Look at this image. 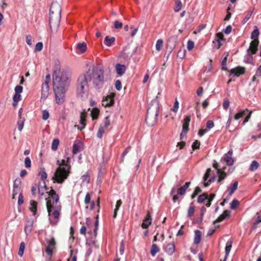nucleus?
<instances>
[{
  "mask_svg": "<svg viewBox=\"0 0 261 261\" xmlns=\"http://www.w3.org/2000/svg\"><path fill=\"white\" fill-rule=\"evenodd\" d=\"M47 245L45 249V251L47 255L51 256L53 253V250L56 247V242L55 239L52 237L50 240H46Z\"/></svg>",
  "mask_w": 261,
  "mask_h": 261,
  "instance_id": "nucleus-8",
  "label": "nucleus"
},
{
  "mask_svg": "<svg viewBox=\"0 0 261 261\" xmlns=\"http://www.w3.org/2000/svg\"><path fill=\"white\" fill-rule=\"evenodd\" d=\"M39 176H40L41 180H42V184H43V187L46 188V184L45 182V179H46L47 177V174L45 172V169L44 168H41L38 173Z\"/></svg>",
  "mask_w": 261,
  "mask_h": 261,
  "instance_id": "nucleus-22",
  "label": "nucleus"
},
{
  "mask_svg": "<svg viewBox=\"0 0 261 261\" xmlns=\"http://www.w3.org/2000/svg\"><path fill=\"white\" fill-rule=\"evenodd\" d=\"M47 187L46 188L43 187V184H41V182H39V185L38 186V193L40 195V198L43 196L45 191L46 190Z\"/></svg>",
  "mask_w": 261,
  "mask_h": 261,
  "instance_id": "nucleus-38",
  "label": "nucleus"
},
{
  "mask_svg": "<svg viewBox=\"0 0 261 261\" xmlns=\"http://www.w3.org/2000/svg\"><path fill=\"white\" fill-rule=\"evenodd\" d=\"M240 202L237 199H233L230 203V208L232 210L236 209L239 205Z\"/></svg>",
  "mask_w": 261,
  "mask_h": 261,
  "instance_id": "nucleus-51",
  "label": "nucleus"
},
{
  "mask_svg": "<svg viewBox=\"0 0 261 261\" xmlns=\"http://www.w3.org/2000/svg\"><path fill=\"white\" fill-rule=\"evenodd\" d=\"M163 46V40L162 39H159L157 40L155 44V48L158 51H160Z\"/></svg>",
  "mask_w": 261,
  "mask_h": 261,
  "instance_id": "nucleus-44",
  "label": "nucleus"
},
{
  "mask_svg": "<svg viewBox=\"0 0 261 261\" xmlns=\"http://www.w3.org/2000/svg\"><path fill=\"white\" fill-rule=\"evenodd\" d=\"M76 48L79 50L81 53H84L87 50V44L85 42L79 43L76 45Z\"/></svg>",
  "mask_w": 261,
  "mask_h": 261,
  "instance_id": "nucleus-32",
  "label": "nucleus"
},
{
  "mask_svg": "<svg viewBox=\"0 0 261 261\" xmlns=\"http://www.w3.org/2000/svg\"><path fill=\"white\" fill-rule=\"evenodd\" d=\"M230 211L228 210H225L223 212V213L220 215L218 218L214 221V223H219L225 219H227L230 217Z\"/></svg>",
  "mask_w": 261,
  "mask_h": 261,
  "instance_id": "nucleus-18",
  "label": "nucleus"
},
{
  "mask_svg": "<svg viewBox=\"0 0 261 261\" xmlns=\"http://www.w3.org/2000/svg\"><path fill=\"white\" fill-rule=\"evenodd\" d=\"M24 166L27 168H30L31 167V161L29 157H26L25 158Z\"/></svg>",
  "mask_w": 261,
  "mask_h": 261,
  "instance_id": "nucleus-56",
  "label": "nucleus"
},
{
  "mask_svg": "<svg viewBox=\"0 0 261 261\" xmlns=\"http://www.w3.org/2000/svg\"><path fill=\"white\" fill-rule=\"evenodd\" d=\"M89 81H92L94 86L96 89L101 88L104 84V71L102 69L93 66L86 71Z\"/></svg>",
  "mask_w": 261,
  "mask_h": 261,
  "instance_id": "nucleus-4",
  "label": "nucleus"
},
{
  "mask_svg": "<svg viewBox=\"0 0 261 261\" xmlns=\"http://www.w3.org/2000/svg\"><path fill=\"white\" fill-rule=\"evenodd\" d=\"M238 182L236 181L233 184L228 187V190L229 191V194L231 195L238 188Z\"/></svg>",
  "mask_w": 261,
  "mask_h": 261,
  "instance_id": "nucleus-37",
  "label": "nucleus"
},
{
  "mask_svg": "<svg viewBox=\"0 0 261 261\" xmlns=\"http://www.w3.org/2000/svg\"><path fill=\"white\" fill-rule=\"evenodd\" d=\"M115 87L118 91H120L121 89L122 85L121 82L120 80L116 81L115 83Z\"/></svg>",
  "mask_w": 261,
  "mask_h": 261,
  "instance_id": "nucleus-59",
  "label": "nucleus"
},
{
  "mask_svg": "<svg viewBox=\"0 0 261 261\" xmlns=\"http://www.w3.org/2000/svg\"><path fill=\"white\" fill-rule=\"evenodd\" d=\"M110 125V116H108L105 117V121H104V125L103 126H102L104 128H107L109 125Z\"/></svg>",
  "mask_w": 261,
  "mask_h": 261,
  "instance_id": "nucleus-55",
  "label": "nucleus"
},
{
  "mask_svg": "<svg viewBox=\"0 0 261 261\" xmlns=\"http://www.w3.org/2000/svg\"><path fill=\"white\" fill-rule=\"evenodd\" d=\"M31 207L29 208L30 210L33 213L34 216L37 214V202L35 200L30 201Z\"/></svg>",
  "mask_w": 261,
  "mask_h": 261,
  "instance_id": "nucleus-28",
  "label": "nucleus"
},
{
  "mask_svg": "<svg viewBox=\"0 0 261 261\" xmlns=\"http://www.w3.org/2000/svg\"><path fill=\"white\" fill-rule=\"evenodd\" d=\"M115 37H112L111 38H110L109 36H107L105 38L104 42L107 46H111L112 45V44L115 42Z\"/></svg>",
  "mask_w": 261,
  "mask_h": 261,
  "instance_id": "nucleus-30",
  "label": "nucleus"
},
{
  "mask_svg": "<svg viewBox=\"0 0 261 261\" xmlns=\"http://www.w3.org/2000/svg\"><path fill=\"white\" fill-rule=\"evenodd\" d=\"M156 98L153 99L147 111L146 121L149 125H153L156 121L159 115V102Z\"/></svg>",
  "mask_w": 261,
  "mask_h": 261,
  "instance_id": "nucleus-6",
  "label": "nucleus"
},
{
  "mask_svg": "<svg viewBox=\"0 0 261 261\" xmlns=\"http://www.w3.org/2000/svg\"><path fill=\"white\" fill-rule=\"evenodd\" d=\"M61 13H52L49 12V25L51 29L53 27L57 28L60 23Z\"/></svg>",
  "mask_w": 261,
  "mask_h": 261,
  "instance_id": "nucleus-7",
  "label": "nucleus"
},
{
  "mask_svg": "<svg viewBox=\"0 0 261 261\" xmlns=\"http://www.w3.org/2000/svg\"><path fill=\"white\" fill-rule=\"evenodd\" d=\"M229 106V101L228 99H226L224 100L223 103V109L225 110H227Z\"/></svg>",
  "mask_w": 261,
  "mask_h": 261,
  "instance_id": "nucleus-64",
  "label": "nucleus"
},
{
  "mask_svg": "<svg viewBox=\"0 0 261 261\" xmlns=\"http://www.w3.org/2000/svg\"><path fill=\"white\" fill-rule=\"evenodd\" d=\"M215 197V194H211L210 196L208 195V198L207 199V201L206 204L207 207H210L211 205V202Z\"/></svg>",
  "mask_w": 261,
  "mask_h": 261,
  "instance_id": "nucleus-52",
  "label": "nucleus"
},
{
  "mask_svg": "<svg viewBox=\"0 0 261 261\" xmlns=\"http://www.w3.org/2000/svg\"><path fill=\"white\" fill-rule=\"evenodd\" d=\"M191 203V205L189 207V209L188 210V214L187 216L189 218L191 217L195 212V207L192 205Z\"/></svg>",
  "mask_w": 261,
  "mask_h": 261,
  "instance_id": "nucleus-48",
  "label": "nucleus"
},
{
  "mask_svg": "<svg viewBox=\"0 0 261 261\" xmlns=\"http://www.w3.org/2000/svg\"><path fill=\"white\" fill-rule=\"evenodd\" d=\"M122 26V23L119 20H115L114 22V27L115 29H120Z\"/></svg>",
  "mask_w": 261,
  "mask_h": 261,
  "instance_id": "nucleus-53",
  "label": "nucleus"
},
{
  "mask_svg": "<svg viewBox=\"0 0 261 261\" xmlns=\"http://www.w3.org/2000/svg\"><path fill=\"white\" fill-rule=\"evenodd\" d=\"M151 216L150 212L148 211L146 216L142 224V227L143 228H147L151 224Z\"/></svg>",
  "mask_w": 261,
  "mask_h": 261,
  "instance_id": "nucleus-15",
  "label": "nucleus"
},
{
  "mask_svg": "<svg viewBox=\"0 0 261 261\" xmlns=\"http://www.w3.org/2000/svg\"><path fill=\"white\" fill-rule=\"evenodd\" d=\"M81 179L82 180L83 182H87V183L89 182V177L88 173H86V174H85L84 175H83L82 176Z\"/></svg>",
  "mask_w": 261,
  "mask_h": 261,
  "instance_id": "nucleus-60",
  "label": "nucleus"
},
{
  "mask_svg": "<svg viewBox=\"0 0 261 261\" xmlns=\"http://www.w3.org/2000/svg\"><path fill=\"white\" fill-rule=\"evenodd\" d=\"M82 149V144L80 142H74L73 145L72 152L75 154L81 151Z\"/></svg>",
  "mask_w": 261,
  "mask_h": 261,
  "instance_id": "nucleus-26",
  "label": "nucleus"
},
{
  "mask_svg": "<svg viewBox=\"0 0 261 261\" xmlns=\"http://www.w3.org/2000/svg\"><path fill=\"white\" fill-rule=\"evenodd\" d=\"M99 114V110L97 108H93L91 112V117L93 119H97Z\"/></svg>",
  "mask_w": 261,
  "mask_h": 261,
  "instance_id": "nucleus-43",
  "label": "nucleus"
},
{
  "mask_svg": "<svg viewBox=\"0 0 261 261\" xmlns=\"http://www.w3.org/2000/svg\"><path fill=\"white\" fill-rule=\"evenodd\" d=\"M224 54L225 55V56L223 58V59L222 61V62H221L222 69L224 70H227V67H226L227 60V57L228 56V54L227 53H225Z\"/></svg>",
  "mask_w": 261,
  "mask_h": 261,
  "instance_id": "nucleus-39",
  "label": "nucleus"
},
{
  "mask_svg": "<svg viewBox=\"0 0 261 261\" xmlns=\"http://www.w3.org/2000/svg\"><path fill=\"white\" fill-rule=\"evenodd\" d=\"M23 88L22 86L17 85L15 88V93L20 94L22 92Z\"/></svg>",
  "mask_w": 261,
  "mask_h": 261,
  "instance_id": "nucleus-62",
  "label": "nucleus"
},
{
  "mask_svg": "<svg viewBox=\"0 0 261 261\" xmlns=\"http://www.w3.org/2000/svg\"><path fill=\"white\" fill-rule=\"evenodd\" d=\"M69 158L66 160H57V164L59 167L54 172L52 180L54 182L62 184L69 176L70 173L71 166L69 164Z\"/></svg>",
  "mask_w": 261,
  "mask_h": 261,
  "instance_id": "nucleus-3",
  "label": "nucleus"
},
{
  "mask_svg": "<svg viewBox=\"0 0 261 261\" xmlns=\"http://www.w3.org/2000/svg\"><path fill=\"white\" fill-rule=\"evenodd\" d=\"M259 166V163L256 161H253L249 167V170L250 171H255Z\"/></svg>",
  "mask_w": 261,
  "mask_h": 261,
  "instance_id": "nucleus-36",
  "label": "nucleus"
},
{
  "mask_svg": "<svg viewBox=\"0 0 261 261\" xmlns=\"http://www.w3.org/2000/svg\"><path fill=\"white\" fill-rule=\"evenodd\" d=\"M47 193L48 197L45 199L49 220L50 224L54 226L59 222L62 206L59 203V196L53 189L51 188Z\"/></svg>",
  "mask_w": 261,
  "mask_h": 261,
  "instance_id": "nucleus-2",
  "label": "nucleus"
},
{
  "mask_svg": "<svg viewBox=\"0 0 261 261\" xmlns=\"http://www.w3.org/2000/svg\"><path fill=\"white\" fill-rule=\"evenodd\" d=\"M232 241L231 240H228L226 244L225 248V253L226 254V256H228L229 252L231 250V249L232 248Z\"/></svg>",
  "mask_w": 261,
  "mask_h": 261,
  "instance_id": "nucleus-33",
  "label": "nucleus"
},
{
  "mask_svg": "<svg viewBox=\"0 0 261 261\" xmlns=\"http://www.w3.org/2000/svg\"><path fill=\"white\" fill-rule=\"evenodd\" d=\"M160 249L156 244H153L150 249V253L152 256H154L155 254L159 252Z\"/></svg>",
  "mask_w": 261,
  "mask_h": 261,
  "instance_id": "nucleus-34",
  "label": "nucleus"
},
{
  "mask_svg": "<svg viewBox=\"0 0 261 261\" xmlns=\"http://www.w3.org/2000/svg\"><path fill=\"white\" fill-rule=\"evenodd\" d=\"M25 249V243L23 242H22L19 245V250L18 252V254L20 256H22L24 253V250Z\"/></svg>",
  "mask_w": 261,
  "mask_h": 261,
  "instance_id": "nucleus-42",
  "label": "nucleus"
},
{
  "mask_svg": "<svg viewBox=\"0 0 261 261\" xmlns=\"http://www.w3.org/2000/svg\"><path fill=\"white\" fill-rule=\"evenodd\" d=\"M87 229L88 230V232L91 231L90 230H89V227L87 228V227L85 225L82 226L80 230V233L85 236Z\"/></svg>",
  "mask_w": 261,
  "mask_h": 261,
  "instance_id": "nucleus-57",
  "label": "nucleus"
},
{
  "mask_svg": "<svg viewBox=\"0 0 261 261\" xmlns=\"http://www.w3.org/2000/svg\"><path fill=\"white\" fill-rule=\"evenodd\" d=\"M190 184V182H186L184 186L178 189L177 191L178 195H184L185 194L187 189L189 187Z\"/></svg>",
  "mask_w": 261,
  "mask_h": 261,
  "instance_id": "nucleus-25",
  "label": "nucleus"
},
{
  "mask_svg": "<svg viewBox=\"0 0 261 261\" xmlns=\"http://www.w3.org/2000/svg\"><path fill=\"white\" fill-rule=\"evenodd\" d=\"M87 116V113L84 111L82 112L80 115V126H78V129L82 130L85 128L86 126V117Z\"/></svg>",
  "mask_w": 261,
  "mask_h": 261,
  "instance_id": "nucleus-19",
  "label": "nucleus"
},
{
  "mask_svg": "<svg viewBox=\"0 0 261 261\" xmlns=\"http://www.w3.org/2000/svg\"><path fill=\"white\" fill-rule=\"evenodd\" d=\"M90 81L86 72L81 74L76 83V93L78 96L82 98H87L89 92L88 82Z\"/></svg>",
  "mask_w": 261,
  "mask_h": 261,
  "instance_id": "nucleus-5",
  "label": "nucleus"
},
{
  "mask_svg": "<svg viewBox=\"0 0 261 261\" xmlns=\"http://www.w3.org/2000/svg\"><path fill=\"white\" fill-rule=\"evenodd\" d=\"M214 126V122L212 120H208L206 122V129L207 130L212 128Z\"/></svg>",
  "mask_w": 261,
  "mask_h": 261,
  "instance_id": "nucleus-58",
  "label": "nucleus"
},
{
  "mask_svg": "<svg viewBox=\"0 0 261 261\" xmlns=\"http://www.w3.org/2000/svg\"><path fill=\"white\" fill-rule=\"evenodd\" d=\"M165 251L170 255L173 254L175 251L174 244L173 243L168 244L166 246Z\"/></svg>",
  "mask_w": 261,
  "mask_h": 261,
  "instance_id": "nucleus-24",
  "label": "nucleus"
},
{
  "mask_svg": "<svg viewBox=\"0 0 261 261\" xmlns=\"http://www.w3.org/2000/svg\"><path fill=\"white\" fill-rule=\"evenodd\" d=\"M259 35L258 29L257 27H255V29L251 33V38L255 39L258 38Z\"/></svg>",
  "mask_w": 261,
  "mask_h": 261,
  "instance_id": "nucleus-45",
  "label": "nucleus"
},
{
  "mask_svg": "<svg viewBox=\"0 0 261 261\" xmlns=\"http://www.w3.org/2000/svg\"><path fill=\"white\" fill-rule=\"evenodd\" d=\"M211 171V168H208L206 170L205 173L204 174L203 177V184L205 187H207L211 183L214 182L215 180V177L213 176L211 177L210 179L207 181V180L210 176Z\"/></svg>",
  "mask_w": 261,
  "mask_h": 261,
  "instance_id": "nucleus-12",
  "label": "nucleus"
},
{
  "mask_svg": "<svg viewBox=\"0 0 261 261\" xmlns=\"http://www.w3.org/2000/svg\"><path fill=\"white\" fill-rule=\"evenodd\" d=\"M224 40V35L222 33H218L216 34L215 41L217 44V48L219 49L222 45L220 41Z\"/></svg>",
  "mask_w": 261,
  "mask_h": 261,
  "instance_id": "nucleus-23",
  "label": "nucleus"
},
{
  "mask_svg": "<svg viewBox=\"0 0 261 261\" xmlns=\"http://www.w3.org/2000/svg\"><path fill=\"white\" fill-rule=\"evenodd\" d=\"M49 113L47 110H43L42 111V119L46 120L49 118Z\"/></svg>",
  "mask_w": 261,
  "mask_h": 261,
  "instance_id": "nucleus-61",
  "label": "nucleus"
},
{
  "mask_svg": "<svg viewBox=\"0 0 261 261\" xmlns=\"http://www.w3.org/2000/svg\"><path fill=\"white\" fill-rule=\"evenodd\" d=\"M218 174H219V178L218 182H220L222 180H224L227 176V173L223 171L222 169H218Z\"/></svg>",
  "mask_w": 261,
  "mask_h": 261,
  "instance_id": "nucleus-29",
  "label": "nucleus"
},
{
  "mask_svg": "<svg viewBox=\"0 0 261 261\" xmlns=\"http://www.w3.org/2000/svg\"><path fill=\"white\" fill-rule=\"evenodd\" d=\"M43 48V43L41 42H38L36 45L34 49V51H40Z\"/></svg>",
  "mask_w": 261,
  "mask_h": 261,
  "instance_id": "nucleus-54",
  "label": "nucleus"
},
{
  "mask_svg": "<svg viewBox=\"0 0 261 261\" xmlns=\"http://www.w3.org/2000/svg\"><path fill=\"white\" fill-rule=\"evenodd\" d=\"M191 120V116H187L184 119L182 124V132L187 133L189 130V123Z\"/></svg>",
  "mask_w": 261,
  "mask_h": 261,
  "instance_id": "nucleus-21",
  "label": "nucleus"
},
{
  "mask_svg": "<svg viewBox=\"0 0 261 261\" xmlns=\"http://www.w3.org/2000/svg\"><path fill=\"white\" fill-rule=\"evenodd\" d=\"M105 128L102 126H99L96 135L97 138L100 139L102 138L103 134L105 133Z\"/></svg>",
  "mask_w": 261,
  "mask_h": 261,
  "instance_id": "nucleus-47",
  "label": "nucleus"
},
{
  "mask_svg": "<svg viewBox=\"0 0 261 261\" xmlns=\"http://www.w3.org/2000/svg\"><path fill=\"white\" fill-rule=\"evenodd\" d=\"M232 151L230 150L228 152L225 154L223 156V159L225 161L226 164L228 166H231L233 164V160L232 158Z\"/></svg>",
  "mask_w": 261,
  "mask_h": 261,
  "instance_id": "nucleus-16",
  "label": "nucleus"
},
{
  "mask_svg": "<svg viewBox=\"0 0 261 261\" xmlns=\"http://www.w3.org/2000/svg\"><path fill=\"white\" fill-rule=\"evenodd\" d=\"M182 4L180 0H177L175 1V6L174 8V11L175 12H179L182 8Z\"/></svg>",
  "mask_w": 261,
  "mask_h": 261,
  "instance_id": "nucleus-40",
  "label": "nucleus"
},
{
  "mask_svg": "<svg viewBox=\"0 0 261 261\" xmlns=\"http://www.w3.org/2000/svg\"><path fill=\"white\" fill-rule=\"evenodd\" d=\"M261 77V64L258 67L255 74L253 76L252 81L253 82L257 81V78Z\"/></svg>",
  "mask_w": 261,
  "mask_h": 261,
  "instance_id": "nucleus-41",
  "label": "nucleus"
},
{
  "mask_svg": "<svg viewBox=\"0 0 261 261\" xmlns=\"http://www.w3.org/2000/svg\"><path fill=\"white\" fill-rule=\"evenodd\" d=\"M194 232L195 237L194 243L195 244H198L200 243L201 240V232L199 230H196Z\"/></svg>",
  "mask_w": 261,
  "mask_h": 261,
  "instance_id": "nucleus-27",
  "label": "nucleus"
},
{
  "mask_svg": "<svg viewBox=\"0 0 261 261\" xmlns=\"http://www.w3.org/2000/svg\"><path fill=\"white\" fill-rule=\"evenodd\" d=\"M200 142L198 140H196L192 144V147L193 150H195L199 148Z\"/></svg>",
  "mask_w": 261,
  "mask_h": 261,
  "instance_id": "nucleus-63",
  "label": "nucleus"
},
{
  "mask_svg": "<svg viewBox=\"0 0 261 261\" xmlns=\"http://www.w3.org/2000/svg\"><path fill=\"white\" fill-rule=\"evenodd\" d=\"M20 191V189L19 187L16 185L15 183L14 184L13 186V197L12 199L15 198V196L17 195Z\"/></svg>",
  "mask_w": 261,
  "mask_h": 261,
  "instance_id": "nucleus-49",
  "label": "nucleus"
},
{
  "mask_svg": "<svg viewBox=\"0 0 261 261\" xmlns=\"http://www.w3.org/2000/svg\"><path fill=\"white\" fill-rule=\"evenodd\" d=\"M245 71V68L239 66L230 70L229 76H239L244 74Z\"/></svg>",
  "mask_w": 261,
  "mask_h": 261,
  "instance_id": "nucleus-10",
  "label": "nucleus"
},
{
  "mask_svg": "<svg viewBox=\"0 0 261 261\" xmlns=\"http://www.w3.org/2000/svg\"><path fill=\"white\" fill-rule=\"evenodd\" d=\"M53 79L56 102L58 105H61L65 100V94L70 84V78L66 73L61 72L60 69H56L53 72Z\"/></svg>",
  "mask_w": 261,
  "mask_h": 261,
  "instance_id": "nucleus-1",
  "label": "nucleus"
},
{
  "mask_svg": "<svg viewBox=\"0 0 261 261\" xmlns=\"http://www.w3.org/2000/svg\"><path fill=\"white\" fill-rule=\"evenodd\" d=\"M33 224L34 221L32 219H30L27 221L24 227V232L27 236L31 233L33 228Z\"/></svg>",
  "mask_w": 261,
  "mask_h": 261,
  "instance_id": "nucleus-20",
  "label": "nucleus"
},
{
  "mask_svg": "<svg viewBox=\"0 0 261 261\" xmlns=\"http://www.w3.org/2000/svg\"><path fill=\"white\" fill-rule=\"evenodd\" d=\"M258 44V40H254L251 42V43H250L249 48L247 50V54L248 55L256 54L257 50Z\"/></svg>",
  "mask_w": 261,
  "mask_h": 261,
  "instance_id": "nucleus-11",
  "label": "nucleus"
},
{
  "mask_svg": "<svg viewBox=\"0 0 261 261\" xmlns=\"http://www.w3.org/2000/svg\"><path fill=\"white\" fill-rule=\"evenodd\" d=\"M115 70L119 76H121L125 72L126 68L124 65L117 63L115 65Z\"/></svg>",
  "mask_w": 261,
  "mask_h": 261,
  "instance_id": "nucleus-17",
  "label": "nucleus"
},
{
  "mask_svg": "<svg viewBox=\"0 0 261 261\" xmlns=\"http://www.w3.org/2000/svg\"><path fill=\"white\" fill-rule=\"evenodd\" d=\"M49 93V84L44 82L41 86V98L46 99Z\"/></svg>",
  "mask_w": 261,
  "mask_h": 261,
  "instance_id": "nucleus-13",
  "label": "nucleus"
},
{
  "mask_svg": "<svg viewBox=\"0 0 261 261\" xmlns=\"http://www.w3.org/2000/svg\"><path fill=\"white\" fill-rule=\"evenodd\" d=\"M24 120V118H20L17 121L18 129L19 131H21L23 128Z\"/></svg>",
  "mask_w": 261,
  "mask_h": 261,
  "instance_id": "nucleus-46",
  "label": "nucleus"
},
{
  "mask_svg": "<svg viewBox=\"0 0 261 261\" xmlns=\"http://www.w3.org/2000/svg\"><path fill=\"white\" fill-rule=\"evenodd\" d=\"M249 110L246 109L245 110H240L238 113H237L234 117V119L235 120H238L240 118L243 117L244 115H246V112H248Z\"/></svg>",
  "mask_w": 261,
  "mask_h": 261,
  "instance_id": "nucleus-31",
  "label": "nucleus"
},
{
  "mask_svg": "<svg viewBox=\"0 0 261 261\" xmlns=\"http://www.w3.org/2000/svg\"><path fill=\"white\" fill-rule=\"evenodd\" d=\"M59 144V140L58 139H54L53 140L51 144V149L52 150L55 151L57 149L58 146Z\"/></svg>",
  "mask_w": 261,
  "mask_h": 261,
  "instance_id": "nucleus-50",
  "label": "nucleus"
},
{
  "mask_svg": "<svg viewBox=\"0 0 261 261\" xmlns=\"http://www.w3.org/2000/svg\"><path fill=\"white\" fill-rule=\"evenodd\" d=\"M61 6L58 2H54L52 3L49 10L50 13H61Z\"/></svg>",
  "mask_w": 261,
  "mask_h": 261,
  "instance_id": "nucleus-14",
  "label": "nucleus"
},
{
  "mask_svg": "<svg viewBox=\"0 0 261 261\" xmlns=\"http://www.w3.org/2000/svg\"><path fill=\"white\" fill-rule=\"evenodd\" d=\"M115 96L114 93H111L109 95L103 98L102 105L105 107H110L114 103V98Z\"/></svg>",
  "mask_w": 261,
  "mask_h": 261,
  "instance_id": "nucleus-9",
  "label": "nucleus"
},
{
  "mask_svg": "<svg viewBox=\"0 0 261 261\" xmlns=\"http://www.w3.org/2000/svg\"><path fill=\"white\" fill-rule=\"evenodd\" d=\"M208 198V194L204 193L198 197L197 202L199 203H203Z\"/></svg>",
  "mask_w": 261,
  "mask_h": 261,
  "instance_id": "nucleus-35",
  "label": "nucleus"
}]
</instances>
